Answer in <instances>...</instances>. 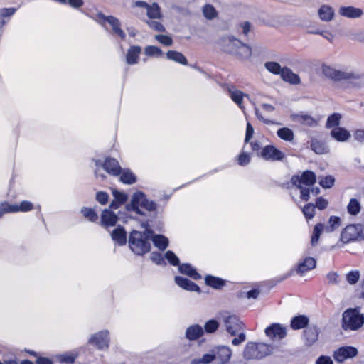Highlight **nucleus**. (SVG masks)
I'll return each mask as SVG.
<instances>
[{"mask_svg": "<svg viewBox=\"0 0 364 364\" xmlns=\"http://www.w3.org/2000/svg\"><path fill=\"white\" fill-rule=\"evenodd\" d=\"M215 363L213 364H227L231 356L232 350L229 347L221 346L213 349Z\"/></svg>", "mask_w": 364, "mask_h": 364, "instance_id": "18", "label": "nucleus"}, {"mask_svg": "<svg viewBox=\"0 0 364 364\" xmlns=\"http://www.w3.org/2000/svg\"><path fill=\"white\" fill-rule=\"evenodd\" d=\"M330 134L335 140L339 142H346L351 137L350 132L341 127L332 129Z\"/></svg>", "mask_w": 364, "mask_h": 364, "instance_id": "23", "label": "nucleus"}, {"mask_svg": "<svg viewBox=\"0 0 364 364\" xmlns=\"http://www.w3.org/2000/svg\"><path fill=\"white\" fill-rule=\"evenodd\" d=\"M335 182V179L332 176H327L319 178L318 183L324 188H331Z\"/></svg>", "mask_w": 364, "mask_h": 364, "instance_id": "53", "label": "nucleus"}, {"mask_svg": "<svg viewBox=\"0 0 364 364\" xmlns=\"http://www.w3.org/2000/svg\"><path fill=\"white\" fill-rule=\"evenodd\" d=\"M353 137H354L355 140H356L359 142H363L364 141V129H356L353 132Z\"/></svg>", "mask_w": 364, "mask_h": 364, "instance_id": "64", "label": "nucleus"}, {"mask_svg": "<svg viewBox=\"0 0 364 364\" xmlns=\"http://www.w3.org/2000/svg\"><path fill=\"white\" fill-rule=\"evenodd\" d=\"M112 240L117 245L122 246L127 242V234L122 227H117L111 233Z\"/></svg>", "mask_w": 364, "mask_h": 364, "instance_id": "26", "label": "nucleus"}, {"mask_svg": "<svg viewBox=\"0 0 364 364\" xmlns=\"http://www.w3.org/2000/svg\"><path fill=\"white\" fill-rule=\"evenodd\" d=\"M112 195L114 198V200L110 204V208L112 209L118 208L121 204L126 202L128 199V196L126 193L118 191L117 190H113Z\"/></svg>", "mask_w": 364, "mask_h": 364, "instance_id": "32", "label": "nucleus"}, {"mask_svg": "<svg viewBox=\"0 0 364 364\" xmlns=\"http://www.w3.org/2000/svg\"><path fill=\"white\" fill-rule=\"evenodd\" d=\"M149 231L146 233L133 230L129 237V245L131 250L136 255H141L148 252L151 249L149 242L150 237Z\"/></svg>", "mask_w": 364, "mask_h": 364, "instance_id": "5", "label": "nucleus"}, {"mask_svg": "<svg viewBox=\"0 0 364 364\" xmlns=\"http://www.w3.org/2000/svg\"><path fill=\"white\" fill-rule=\"evenodd\" d=\"M316 16L322 22H331L336 18L335 9L328 4H321L317 9Z\"/></svg>", "mask_w": 364, "mask_h": 364, "instance_id": "16", "label": "nucleus"}, {"mask_svg": "<svg viewBox=\"0 0 364 364\" xmlns=\"http://www.w3.org/2000/svg\"><path fill=\"white\" fill-rule=\"evenodd\" d=\"M364 239V229L362 224H350L342 229L339 240L331 246L332 250L343 248L346 245Z\"/></svg>", "mask_w": 364, "mask_h": 364, "instance_id": "3", "label": "nucleus"}, {"mask_svg": "<svg viewBox=\"0 0 364 364\" xmlns=\"http://www.w3.org/2000/svg\"><path fill=\"white\" fill-rule=\"evenodd\" d=\"M228 92H229L230 97L232 99V100L235 104H237L239 106V107L242 109V111L244 114H245V108L242 104V102H243L244 97H246L250 101V102L253 105L254 109H255V113L257 117L258 118V119H259L260 121H262L264 123H265L267 124H279L273 120L266 119L264 117V115L262 114V112L259 110V109L257 107L255 102L251 100L249 95L245 94L241 90H237L235 88L230 89Z\"/></svg>", "mask_w": 364, "mask_h": 364, "instance_id": "6", "label": "nucleus"}, {"mask_svg": "<svg viewBox=\"0 0 364 364\" xmlns=\"http://www.w3.org/2000/svg\"><path fill=\"white\" fill-rule=\"evenodd\" d=\"M312 150L318 154H323L328 152L327 146L321 141L314 139L311 142Z\"/></svg>", "mask_w": 364, "mask_h": 364, "instance_id": "48", "label": "nucleus"}, {"mask_svg": "<svg viewBox=\"0 0 364 364\" xmlns=\"http://www.w3.org/2000/svg\"><path fill=\"white\" fill-rule=\"evenodd\" d=\"M235 55L242 59H247L252 55V49L247 45L242 43Z\"/></svg>", "mask_w": 364, "mask_h": 364, "instance_id": "45", "label": "nucleus"}, {"mask_svg": "<svg viewBox=\"0 0 364 364\" xmlns=\"http://www.w3.org/2000/svg\"><path fill=\"white\" fill-rule=\"evenodd\" d=\"M359 277L358 272H350L346 275V279L348 283L353 284L358 281Z\"/></svg>", "mask_w": 364, "mask_h": 364, "instance_id": "58", "label": "nucleus"}, {"mask_svg": "<svg viewBox=\"0 0 364 364\" xmlns=\"http://www.w3.org/2000/svg\"><path fill=\"white\" fill-rule=\"evenodd\" d=\"M339 16L347 18H359L363 15L360 8L353 6H341L338 10Z\"/></svg>", "mask_w": 364, "mask_h": 364, "instance_id": "20", "label": "nucleus"}, {"mask_svg": "<svg viewBox=\"0 0 364 364\" xmlns=\"http://www.w3.org/2000/svg\"><path fill=\"white\" fill-rule=\"evenodd\" d=\"M251 156L247 152H242L237 158V162L240 166H246L250 164Z\"/></svg>", "mask_w": 364, "mask_h": 364, "instance_id": "55", "label": "nucleus"}, {"mask_svg": "<svg viewBox=\"0 0 364 364\" xmlns=\"http://www.w3.org/2000/svg\"><path fill=\"white\" fill-rule=\"evenodd\" d=\"M274 351V347L264 343H247L244 350V356L247 359H261L271 355Z\"/></svg>", "mask_w": 364, "mask_h": 364, "instance_id": "9", "label": "nucleus"}, {"mask_svg": "<svg viewBox=\"0 0 364 364\" xmlns=\"http://www.w3.org/2000/svg\"><path fill=\"white\" fill-rule=\"evenodd\" d=\"M109 198V196L105 192H98L96 195V199L100 204H105L107 203Z\"/></svg>", "mask_w": 364, "mask_h": 364, "instance_id": "60", "label": "nucleus"}, {"mask_svg": "<svg viewBox=\"0 0 364 364\" xmlns=\"http://www.w3.org/2000/svg\"><path fill=\"white\" fill-rule=\"evenodd\" d=\"M241 44L242 42L234 37H228L223 40V45L226 51L233 55L235 54Z\"/></svg>", "mask_w": 364, "mask_h": 364, "instance_id": "27", "label": "nucleus"}, {"mask_svg": "<svg viewBox=\"0 0 364 364\" xmlns=\"http://www.w3.org/2000/svg\"><path fill=\"white\" fill-rule=\"evenodd\" d=\"M347 209L349 214L355 215L360 211V203L357 199L352 198L347 206Z\"/></svg>", "mask_w": 364, "mask_h": 364, "instance_id": "49", "label": "nucleus"}, {"mask_svg": "<svg viewBox=\"0 0 364 364\" xmlns=\"http://www.w3.org/2000/svg\"><path fill=\"white\" fill-rule=\"evenodd\" d=\"M117 216L109 209H105L101 214V225L107 228L115 225L117 222Z\"/></svg>", "mask_w": 364, "mask_h": 364, "instance_id": "22", "label": "nucleus"}, {"mask_svg": "<svg viewBox=\"0 0 364 364\" xmlns=\"http://www.w3.org/2000/svg\"><path fill=\"white\" fill-rule=\"evenodd\" d=\"M364 323V316L358 309H349L343 314V328L345 330L355 331Z\"/></svg>", "mask_w": 364, "mask_h": 364, "instance_id": "11", "label": "nucleus"}, {"mask_svg": "<svg viewBox=\"0 0 364 364\" xmlns=\"http://www.w3.org/2000/svg\"><path fill=\"white\" fill-rule=\"evenodd\" d=\"M16 10L17 9L14 7L0 9V28H3Z\"/></svg>", "mask_w": 364, "mask_h": 364, "instance_id": "36", "label": "nucleus"}, {"mask_svg": "<svg viewBox=\"0 0 364 364\" xmlns=\"http://www.w3.org/2000/svg\"><path fill=\"white\" fill-rule=\"evenodd\" d=\"M205 282L207 285L214 289H220L225 284V281L223 279L210 275H208L205 278Z\"/></svg>", "mask_w": 364, "mask_h": 364, "instance_id": "41", "label": "nucleus"}, {"mask_svg": "<svg viewBox=\"0 0 364 364\" xmlns=\"http://www.w3.org/2000/svg\"><path fill=\"white\" fill-rule=\"evenodd\" d=\"M316 364H333V362L330 356L321 355L318 358Z\"/></svg>", "mask_w": 364, "mask_h": 364, "instance_id": "63", "label": "nucleus"}, {"mask_svg": "<svg viewBox=\"0 0 364 364\" xmlns=\"http://www.w3.org/2000/svg\"><path fill=\"white\" fill-rule=\"evenodd\" d=\"M358 349L354 346H343L336 348L333 353V359L337 363H343L348 359L357 356Z\"/></svg>", "mask_w": 364, "mask_h": 364, "instance_id": "15", "label": "nucleus"}, {"mask_svg": "<svg viewBox=\"0 0 364 364\" xmlns=\"http://www.w3.org/2000/svg\"><path fill=\"white\" fill-rule=\"evenodd\" d=\"M83 216L90 221L94 222L97 220V214L92 208H84L81 210Z\"/></svg>", "mask_w": 364, "mask_h": 364, "instance_id": "54", "label": "nucleus"}, {"mask_svg": "<svg viewBox=\"0 0 364 364\" xmlns=\"http://www.w3.org/2000/svg\"><path fill=\"white\" fill-rule=\"evenodd\" d=\"M156 208V205L153 201L148 200L141 192L135 193L132 197L131 203L127 206L128 210L139 215H144V210L153 211Z\"/></svg>", "mask_w": 364, "mask_h": 364, "instance_id": "8", "label": "nucleus"}, {"mask_svg": "<svg viewBox=\"0 0 364 364\" xmlns=\"http://www.w3.org/2000/svg\"><path fill=\"white\" fill-rule=\"evenodd\" d=\"M144 53L149 58H160L163 55L161 49L155 46H147L144 49Z\"/></svg>", "mask_w": 364, "mask_h": 364, "instance_id": "40", "label": "nucleus"}, {"mask_svg": "<svg viewBox=\"0 0 364 364\" xmlns=\"http://www.w3.org/2000/svg\"><path fill=\"white\" fill-rule=\"evenodd\" d=\"M78 354L75 351L65 352L54 355V359L58 363H66L72 364L75 362Z\"/></svg>", "mask_w": 364, "mask_h": 364, "instance_id": "30", "label": "nucleus"}, {"mask_svg": "<svg viewBox=\"0 0 364 364\" xmlns=\"http://www.w3.org/2000/svg\"><path fill=\"white\" fill-rule=\"evenodd\" d=\"M223 322L226 331L232 336L243 331L244 325L242 321L235 316L225 313L223 316Z\"/></svg>", "mask_w": 364, "mask_h": 364, "instance_id": "13", "label": "nucleus"}, {"mask_svg": "<svg viewBox=\"0 0 364 364\" xmlns=\"http://www.w3.org/2000/svg\"><path fill=\"white\" fill-rule=\"evenodd\" d=\"M342 119V115L339 113H333L330 115L326 122V127L328 128L333 129L335 127H340L338 125Z\"/></svg>", "mask_w": 364, "mask_h": 364, "instance_id": "44", "label": "nucleus"}, {"mask_svg": "<svg viewBox=\"0 0 364 364\" xmlns=\"http://www.w3.org/2000/svg\"><path fill=\"white\" fill-rule=\"evenodd\" d=\"M11 203L4 202L0 204V218L5 213H12L10 211Z\"/></svg>", "mask_w": 364, "mask_h": 364, "instance_id": "62", "label": "nucleus"}, {"mask_svg": "<svg viewBox=\"0 0 364 364\" xmlns=\"http://www.w3.org/2000/svg\"><path fill=\"white\" fill-rule=\"evenodd\" d=\"M293 184L301 190V198L305 201L310 199L309 186L316 181V175L311 171H305L301 176H294L291 178Z\"/></svg>", "mask_w": 364, "mask_h": 364, "instance_id": "10", "label": "nucleus"}, {"mask_svg": "<svg viewBox=\"0 0 364 364\" xmlns=\"http://www.w3.org/2000/svg\"><path fill=\"white\" fill-rule=\"evenodd\" d=\"M154 39L165 46H171L173 41L171 37L167 35L158 34L154 36Z\"/></svg>", "mask_w": 364, "mask_h": 364, "instance_id": "52", "label": "nucleus"}, {"mask_svg": "<svg viewBox=\"0 0 364 364\" xmlns=\"http://www.w3.org/2000/svg\"><path fill=\"white\" fill-rule=\"evenodd\" d=\"M264 68L271 73L274 75H280L283 70V68L280 64L274 61H267L264 63Z\"/></svg>", "mask_w": 364, "mask_h": 364, "instance_id": "46", "label": "nucleus"}, {"mask_svg": "<svg viewBox=\"0 0 364 364\" xmlns=\"http://www.w3.org/2000/svg\"><path fill=\"white\" fill-rule=\"evenodd\" d=\"M203 328L202 326L196 324L189 326L186 331V337L190 341H193L199 338L203 335Z\"/></svg>", "mask_w": 364, "mask_h": 364, "instance_id": "28", "label": "nucleus"}, {"mask_svg": "<svg viewBox=\"0 0 364 364\" xmlns=\"http://www.w3.org/2000/svg\"><path fill=\"white\" fill-rule=\"evenodd\" d=\"M309 323V318L305 316H297L292 318L291 326L297 330L304 328Z\"/></svg>", "mask_w": 364, "mask_h": 364, "instance_id": "39", "label": "nucleus"}, {"mask_svg": "<svg viewBox=\"0 0 364 364\" xmlns=\"http://www.w3.org/2000/svg\"><path fill=\"white\" fill-rule=\"evenodd\" d=\"M328 200H326L322 197H319L316 200V205H314V206L316 207L320 210H323L328 207Z\"/></svg>", "mask_w": 364, "mask_h": 364, "instance_id": "57", "label": "nucleus"}, {"mask_svg": "<svg viewBox=\"0 0 364 364\" xmlns=\"http://www.w3.org/2000/svg\"><path fill=\"white\" fill-rule=\"evenodd\" d=\"M9 208L12 213L18 212L26 213L33 210L34 205L28 200H23L19 204L11 203V207Z\"/></svg>", "mask_w": 364, "mask_h": 364, "instance_id": "29", "label": "nucleus"}, {"mask_svg": "<svg viewBox=\"0 0 364 364\" xmlns=\"http://www.w3.org/2000/svg\"><path fill=\"white\" fill-rule=\"evenodd\" d=\"M302 212L306 220H311L315 215V206L311 203H308L304 205Z\"/></svg>", "mask_w": 364, "mask_h": 364, "instance_id": "51", "label": "nucleus"}, {"mask_svg": "<svg viewBox=\"0 0 364 364\" xmlns=\"http://www.w3.org/2000/svg\"><path fill=\"white\" fill-rule=\"evenodd\" d=\"M202 11H203V14L205 18L208 20H212V19L216 18L218 16L217 10L211 4H205L203 7Z\"/></svg>", "mask_w": 364, "mask_h": 364, "instance_id": "47", "label": "nucleus"}, {"mask_svg": "<svg viewBox=\"0 0 364 364\" xmlns=\"http://www.w3.org/2000/svg\"><path fill=\"white\" fill-rule=\"evenodd\" d=\"M166 56L168 60L174 61L179 64H181L183 65H186L188 64V60H187L186 58L185 57V55L178 51L168 50L166 53Z\"/></svg>", "mask_w": 364, "mask_h": 364, "instance_id": "34", "label": "nucleus"}, {"mask_svg": "<svg viewBox=\"0 0 364 364\" xmlns=\"http://www.w3.org/2000/svg\"><path fill=\"white\" fill-rule=\"evenodd\" d=\"M290 118L293 122L299 123L304 126L313 127L316 126L318 124L316 119L313 118L310 115L303 113L292 114H291Z\"/></svg>", "mask_w": 364, "mask_h": 364, "instance_id": "21", "label": "nucleus"}, {"mask_svg": "<svg viewBox=\"0 0 364 364\" xmlns=\"http://www.w3.org/2000/svg\"><path fill=\"white\" fill-rule=\"evenodd\" d=\"M280 76L284 81L291 84H299L300 82V78L298 75L287 68H283Z\"/></svg>", "mask_w": 364, "mask_h": 364, "instance_id": "33", "label": "nucleus"}, {"mask_svg": "<svg viewBox=\"0 0 364 364\" xmlns=\"http://www.w3.org/2000/svg\"><path fill=\"white\" fill-rule=\"evenodd\" d=\"M218 327L219 323L216 320L211 319L205 322L203 331H205L208 333H212L216 331Z\"/></svg>", "mask_w": 364, "mask_h": 364, "instance_id": "50", "label": "nucleus"}, {"mask_svg": "<svg viewBox=\"0 0 364 364\" xmlns=\"http://www.w3.org/2000/svg\"><path fill=\"white\" fill-rule=\"evenodd\" d=\"M149 232H151L149 234V239L151 238V240L155 247L161 250H164L167 247L168 245V240L167 237L161 235H152L151 231Z\"/></svg>", "mask_w": 364, "mask_h": 364, "instance_id": "31", "label": "nucleus"}, {"mask_svg": "<svg viewBox=\"0 0 364 364\" xmlns=\"http://www.w3.org/2000/svg\"><path fill=\"white\" fill-rule=\"evenodd\" d=\"M316 33L321 35L329 42H333L335 39V35L331 31L328 30L318 31Z\"/></svg>", "mask_w": 364, "mask_h": 364, "instance_id": "59", "label": "nucleus"}, {"mask_svg": "<svg viewBox=\"0 0 364 364\" xmlns=\"http://www.w3.org/2000/svg\"><path fill=\"white\" fill-rule=\"evenodd\" d=\"M341 225V218L338 216L331 215L326 225L317 223L313 229L311 243L313 246L318 244L322 233H331Z\"/></svg>", "mask_w": 364, "mask_h": 364, "instance_id": "7", "label": "nucleus"}, {"mask_svg": "<svg viewBox=\"0 0 364 364\" xmlns=\"http://www.w3.org/2000/svg\"><path fill=\"white\" fill-rule=\"evenodd\" d=\"M321 72L326 77L334 81L346 80L353 86L364 88V74L351 69H337L328 65L322 64Z\"/></svg>", "mask_w": 364, "mask_h": 364, "instance_id": "2", "label": "nucleus"}, {"mask_svg": "<svg viewBox=\"0 0 364 364\" xmlns=\"http://www.w3.org/2000/svg\"><path fill=\"white\" fill-rule=\"evenodd\" d=\"M179 271L181 273L186 274L193 279H198L201 278L199 273L189 264H183L179 266Z\"/></svg>", "mask_w": 364, "mask_h": 364, "instance_id": "37", "label": "nucleus"}, {"mask_svg": "<svg viewBox=\"0 0 364 364\" xmlns=\"http://www.w3.org/2000/svg\"><path fill=\"white\" fill-rule=\"evenodd\" d=\"M90 18L103 27H105L106 23H108L111 27L113 34L122 40H124L126 38V33L122 28V23L116 16L112 15L106 16L102 13V11L97 10L90 16Z\"/></svg>", "mask_w": 364, "mask_h": 364, "instance_id": "4", "label": "nucleus"}, {"mask_svg": "<svg viewBox=\"0 0 364 364\" xmlns=\"http://www.w3.org/2000/svg\"><path fill=\"white\" fill-rule=\"evenodd\" d=\"M120 181L124 183L132 184L136 181L134 173L129 170H122L120 168Z\"/></svg>", "mask_w": 364, "mask_h": 364, "instance_id": "42", "label": "nucleus"}, {"mask_svg": "<svg viewBox=\"0 0 364 364\" xmlns=\"http://www.w3.org/2000/svg\"><path fill=\"white\" fill-rule=\"evenodd\" d=\"M266 336L270 339H282L287 335L286 328L279 323H272L265 329Z\"/></svg>", "mask_w": 364, "mask_h": 364, "instance_id": "19", "label": "nucleus"}, {"mask_svg": "<svg viewBox=\"0 0 364 364\" xmlns=\"http://www.w3.org/2000/svg\"><path fill=\"white\" fill-rule=\"evenodd\" d=\"M132 7L135 9L134 14L137 16H143V11H146L147 19L145 23L149 28L158 32L166 31L165 26L161 22L164 16L158 3L148 4L144 1L139 0L133 1Z\"/></svg>", "mask_w": 364, "mask_h": 364, "instance_id": "1", "label": "nucleus"}, {"mask_svg": "<svg viewBox=\"0 0 364 364\" xmlns=\"http://www.w3.org/2000/svg\"><path fill=\"white\" fill-rule=\"evenodd\" d=\"M141 53V48L139 46H132L127 50L126 55V63L128 65H135L139 63V55Z\"/></svg>", "mask_w": 364, "mask_h": 364, "instance_id": "24", "label": "nucleus"}, {"mask_svg": "<svg viewBox=\"0 0 364 364\" xmlns=\"http://www.w3.org/2000/svg\"><path fill=\"white\" fill-rule=\"evenodd\" d=\"M96 170L95 174L98 175L99 168L102 167L104 170L112 176H118L120 172V166L118 161L113 158H106L104 161L95 160Z\"/></svg>", "mask_w": 364, "mask_h": 364, "instance_id": "14", "label": "nucleus"}, {"mask_svg": "<svg viewBox=\"0 0 364 364\" xmlns=\"http://www.w3.org/2000/svg\"><path fill=\"white\" fill-rule=\"evenodd\" d=\"M165 257L171 265L176 266L179 264V259L173 252H166Z\"/></svg>", "mask_w": 364, "mask_h": 364, "instance_id": "56", "label": "nucleus"}, {"mask_svg": "<svg viewBox=\"0 0 364 364\" xmlns=\"http://www.w3.org/2000/svg\"><path fill=\"white\" fill-rule=\"evenodd\" d=\"M175 282L180 287L183 288L185 290L190 291H200V288L198 285H196L194 282L190 281L189 279L177 276L175 277Z\"/></svg>", "mask_w": 364, "mask_h": 364, "instance_id": "25", "label": "nucleus"}, {"mask_svg": "<svg viewBox=\"0 0 364 364\" xmlns=\"http://www.w3.org/2000/svg\"><path fill=\"white\" fill-rule=\"evenodd\" d=\"M110 342L109 331L102 330L90 337L88 343L95 346L98 350H106L109 348Z\"/></svg>", "mask_w": 364, "mask_h": 364, "instance_id": "12", "label": "nucleus"}, {"mask_svg": "<svg viewBox=\"0 0 364 364\" xmlns=\"http://www.w3.org/2000/svg\"><path fill=\"white\" fill-rule=\"evenodd\" d=\"M316 267V260L313 257H306L303 262L300 263L297 268V272L304 274L306 272L314 269Z\"/></svg>", "mask_w": 364, "mask_h": 364, "instance_id": "35", "label": "nucleus"}, {"mask_svg": "<svg viewBox=\"0 0 364 364\" xmlns=\"http://www.w3.org/2000/svg\"><path fill=\"white\" fill-rule=\"evenodd\" d=\"M211 362L215 363L213 350L210 353L204 354L200 358H195L192 360L191 364H209Z\"/></svg>", "mask_w": 364, "mask_h": 364, "instance_id": "43", "label": "nucleus"}, {"mask_svg": "<svg viewBox=\"0 0 364 364\" xmlns=\"http://www.w3.org/2000/svg\"><path fill=\"white\" fill-rule=\"evenodd\" d=\"M306 339L309 345H312L317 340V334L314 331H306Z\"/></svg>", "mask_w": 364, "mask_h": 364, "instance_id": "61", "label": "nucleus"}, {"mask_svg": "<svg viewBox=\"0 0 364 364\" xmlns=\"http://www.w3.org/2000/svg\"><path fill=\"white\" fill-rule=\"evenodd\" d=\"M277 136L286 141H292L294 139V133L292 129L288 127H282L277 130Z\"/></svg>", "mask_w": 364, "mask_h": 364, "instance_id": "38", "label": "nucleus"}, {"mask_svg": "<svg viewBox=\"0 0 364 364\" xmlns=\"http://www.w3.org/2000/svg\"><path fill=\"white\" fill-rule=\"evenodd\" d=\"M257 155L264 160L272 161H279L284 157V154L272 145L265 146Z\"/></svg>", "mask_w": 364, "mask_h": 364, "instance_id": "17", "label": "nucleus"}]
</instances>
